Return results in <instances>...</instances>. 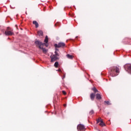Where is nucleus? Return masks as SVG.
Returning <instances> with one entry per match:
<instances>
[{"label":"nucleus","mask_w":131,"mask_h":131,"mask_svg":"<svg viewBox=\"0 0 131 131\" xmlns=\"http://www.w3.org/2000/svg\"><path fill=\"white\" fill-rule=\"evenodd\" d=\"M110 70V74L112 77H115V76H117L119 74V68L117 67H112L111 68Z\"/></svg>","instance_id":"1"},{"label":"nucleus","mask_w":131,"mask_h":131,"mask_svg":"<svg viewBox=\"0 0 131 131\" xmlns=\"http://www.w3.org/2000/svg\"><path fill=\"white\" fill-rule=\"evenodd\" d=\"M5 34L6 36L14 35V32H13V29H10V27H7V30L5 31Z\"/></svg>","instance_id":"2"},{"label":"nucleus","mask_w":131,"mask_h":131,"mask_svg":"<svg viewBox=\"0 0 131 131\" xmlns=\"http://www.w3.org/2000/svg\"><path fill=\"white\" fill-rule=\"evenodd\" d=\"M125 70L129 73V74H131V64H126L124 66Z\"/></svg>","instance_id":"3"},{"label":"nucleus","mask_w":131,"mask_h":131,"mask_svg":"<svg viewBox=\"0 0 131 131\" xmlns=\"http://www.w3.org/2000/svg\"><path fill=\"white\" fill-rule=\"evenodd\" d=\"M77 129L78 131H85V128L84 127V125L80 124L77 126Z\"/></svg>","instance_id":"4"},{"label":"nucleus","mask_w":131,"mask_h":131,"mask_svg":"<svg viewBox=\"0 0 131 131\" xmlns=\"http://www.w3.org/2000/svg\"><path fill=\"white\" fill-rule=\"evenodd\" d=\"M55 48H61V47H65V43L59 42L58 44L55 43L54 45Z\"/></svg>","instance_id":"5"},{"label":"nucleus","mask_w":131,"mask_h":131,"mask_svg":"<svg viewBox=\"0 0 131 131\" xmlns=\"http://www.w3.org/2000/svg\"><path fill=\"white\" fill-rule=\"evenodd\" d=\"M35 44L36 45V46H38L39 49L41 48V46H43L44 43L41 42L40 41L36 40L35 41Z\"/></svg>","instance_id":"6"},{"label":"nucleus","mask_w":131,"mask_h":131,"mask_svg":"<svg viewBox=\"0 0 131 131\" xmlns=\"http://www.w3.org/2000/svg\"><path fill=\"white\" fill-rule=\"evenodd\" d=\"M51 62H55V61H56V60H58L59 59V58H58L57 56H56V55H53L52 57L51 56Z\"/></svg>","instance_id":"7"},{"label":"nucleus","mask_w":131,"mask_h":131,"mask_svg":"<svg viewBox=\"0 0 131 131\" xmlns=\"http://www.w3.org/2000/svg\"><path fill=\"white\" fill-rule=\"evenodd\" d=\"M96 99L97 100H101V99H102V97H101V95L99 93H97L96 94Z\"/></svg>","instance_id":"8"},{"label":"nucleus","mask_w":131,"mask_h":131,"mask_svg":"<svg viewBox=\"0 0 131 131\" xmlns=\"http://www.w3.org/2000/svg\"><path fill=\"white\" fill-rule=\"evenodd\" d=\"M33 24H34L35 25L36 28H37L38 27V23L36 21V20H34L33 21Z\"/></svg>","instance_id":"9"},{"label":"nucleus","mask_w":131,"mask_h":131,"mask_svg":"<svg viewBox=\"0 0 131 131\" xmlns=\"http://www.w3.org/2000/svg\"><path fill=\"white\" fill-rule=\"evenodd\" d=\"M67 57L68 59H70L71 60H72V59H73V56L70 54H67Z\"/></svg>","instance_id":"10"},{"label":"nucleus","mask_w":131,"mask_h":131,"mask_svg":"<svg viewBox=\"0 0 131 131\" xmlns=\"http://www.w3.org/2000/svg\"><path fill=\"white\" fill-rule=\"evenodd\" d=\"M44 41L46 42V43H48V42H49V38L48 37L47 35L46 36Z\"/></svg>","instance_id":"11"},{"label":"nucleus","mask_w":131,"mask_h":131,"mask_svg":"<svg viewBox=\"0 0 131 131\" xmlns=\"http://www.w3.org/2000/svg\"><path fill=\"white\" fill-rule=\"evenodd\" d=\"M91 100H94L95 99V94L92 93L90 95Z\"/></svg>","instance_id":"12"},{"label":"nucleus","mask_w":131,"mask_h":131,"mask_svg":"<svg viewBox=\"0 0 131 131\" xmlns=\"http://www.w3.org/2000/svg\"><path fill=\"white\" fill-rule=\"evenodd\" d=\"M38 34L40 35V36H42L43 34V32L41 30H40L38 32Z\"/></svg>","instance_id":"13"},{"label":"nucleus","mask_w":131,"mask_h":131,"mask_svg":"<svg viewBox=\"0 0 131 131\" xmlns=\"http://www.w3.org/2000/svg\"><path fill=\"white\" fill-rule=\"evenodd\" d=\"M40 49V50H42V51L44 52V53H47V52H48V51L47 50V49H46V48H44L43 47H41V48H39Z\"/></svg>","instance_id":"14"},{"label":"nucleus","mask_w":131,"mask_h":131,"mask_svg":"<svg viewBox=\"0 0 131 131\" xmlns=\"http://www.w3.org/2000/svg\"><path fill=\"white\" fill-rule=\"evenodd\" d=\"M58 66H59V62L56 61V62H55V63H54V67H55L56 68H58Z\"/></svg>","instance_id":"15"},{"label":"nucleus","mask_w":131,"mask_h":131,"mask_svg":"<svg viewBox=\"0 0 131 131\" xmlns=\"http://www.w3.org/2000/svg\"><path fill=\"white\" fill-rule=\"evenodd\" d=\"M93 91H94V93H98V92H99V91H98V90L97 89V88H93L92 89Z\"/></svg>","instance_id":"16"},{"label":"nucleus","mask_w":131,"mask_h":131,"mask_svg":"<svg viewBox=\"0 0 131 131\" xmlns=\"http://www.w3.org/2000/svg\"><path fill=\"white\" fill-rule=\"evenodd\" d=\"M101 121H103V120L101 118H99L97 120V123H99V122H101Z\"/></svg>","instance_id":"17"},{"label":"nucleus","mask_w":131,"mask_h":131,"mask_svg":"<svg viewBox=\"0 0 131 131\" xmlns=\"http://www.w3.org/2000/svg\"><path fill=\"white\" fill-rule=\"evenodd\" d=\"M104 103L106 105H111V103H110V102L109 101H104Z\"/></svg>","instance_id":"18"},{"label":"nucleus","mask_w":131,"mask_h":131,"mask_svg":"<svg viewBox=\"0 0 131 131\" xmlns=\"http://www.w3.org/2000/svg\"><path fill=\"white\" fill-rule=\"evenodd\" d=\"M100 125H101V126H105V123H104V122H103V121H102L101 122H100Z\"/></svg>","instance_id":"19"},{"label":"nucleus","mask_w":131,"mask_h":131,"mask_svg":"<svg viewBox=\"0 0 131 131\" xmlns=\"http://www.w3.org/2000/svg\"><path fill=\"white\" fill-rule=\"evenodd\" d=\"M54 55H55L57 57V56H60V54H59V53H58V52L55 51V54Z\"/></svg>","instance_id":"20"},{"label":"nucleus","mask_w":131,"mask_h":131,"mask_svg":"<svg viewBox=\"0 0 131 131\" xmlns=\"http://www.w3.org/2000/svg\"><path fill=\"white\" fill-rule=\"evenodd\" d=\"M94 110H91V111L90 112V115H92V114H94Z\"/></svg>","instance_id":"21"},{"label":"nucleus","mask_w":131,"mask_h":131,"mask_svg":"<svg viewBox=\"0 0 131 131\" xmlns=\"http://www.w3.org/2000/svg\"><path fill=\"white\" fill-rule=\"evenodd\" d=\"M56 71H58V72H60V73H62V71H61L60 69H59L58 70H57Z\"/></svg>","instance_id":"22"},{"label":"nucleus","mask_w":131,"mask_h":131,"mask_svg":"<svg viewBox=\"0 0 131 131\" xmlns=\"http://www.w3.org/2000/svg\"><path fill=\"white\" fill-rule=\"evenodd\" d=\"M55 48V52H59V49H58L57 48Z\"/></svg>","instance_id":"23"},{"label":"nucleus","mask_w":131,"mask_h":131,"mask_svg":"<svg viewBox=\"0 0 131 131\" xmlns=\"http://www.w3.org/2000/svg\"><path fill=\"white\" fill-rule=\"evenodd\" d=\"M62 94H63V95H66V92L62 91Z\"/></svg>","instance_id":"24"},{"label":"nucleus","mask_w":131,"mask_h":131,"mask_svg":"<svg viewBox=\"0 0 131 131\" xmlns=\"http://www.w3.org/2000/svg\"><path fill=\"white\" fill-rule=\"evenodd\" d=\"M66 77V75L63 74V77L62 78V79H64V78Z\"/></svg>","instance_id":"25"},{"label":"nucleus","mask_w":131,"mask_h":131,"mask_svg":"<svg viewBox=\"0 0 131 131\" xmlns=\"http://www.w3.org/2000/svg\"><path fill=\"white\" fill-rule=\"evenodd\" d=\"M64 107H66V104H64Z\"/></svg>","instance_id":"26"},{"label":"nucleus","mask_w":131,"mask_h":131,"mask_svg":"<svg viewBox=\"0 0 131 131\" xmlns=\"http://www.w3.org/2000/svg\"><path fill=\"white\" fill-rule=\"evenodd\" d=\"M58 23H57V24H55V26H56V25H58Z\"/></svg>","instance_id":"27"},{"label":"nucleus","mask_w":131,"mask_h":131,"mask_svg":"<svg viewBox=\"0 0 131 131\" xmlns=\"http://www.w3.org/2000/svg\"><path fill=\"white\" fill-rule=\"evenodd\" d=\"M77 37H78V36H76V38H77Z\"/></svg>","instance_id":"28"},{"label":"nucleus","mask_w":131,"mask_h":131,"mask_svg":"<svg viewBox=\"0 0 131 131\" xmlns=\"http://www.w3.org/2000/svg\"><path fill=\"white\" fill-rule=\"evenodd\" d=\"M10 7H11V8H12V6H10Z\"/></svg>","instance_id":"29"},{"label":"nucleus","mask_w":131,"mask_h":131,"mask_svg":"<svg viewBox=\"0 0 131 131\" xmlns=\"http://www.w3.org/2000/svg\"><path fill=\"white\" fill-rule=\"evenodd\" d=\"M0 35H2V34H0Z\"/></svg>","instance_id":"30"}]
</instances>
